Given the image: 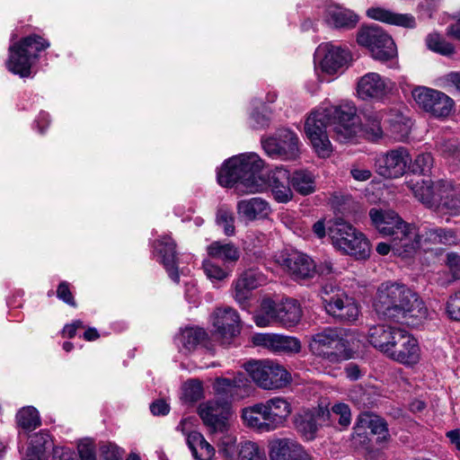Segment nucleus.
Wrapping results in <instances>:
<instances>
[{
    "mask_svg": "<svg viewBox=\"0 0 460 460\" xmlns=\"http://www.w3.org/2000/svg\"><path fill=\"white\" fill-rule=\"evenodd\" d=\"M374 309L378 318L405 323H419L428 316V309L417 293L406 285L386 281L376 291Z\"/></svg>",
    "mask_w": 460,
    "mask_h": 460,
    "instance_id": "1",
    "label": "nucleus"
},
{
    "mask_svg": "<svg viewBox=\"0 0 460 460\" xmlns=\"http://www.w3.org/2000/svg\"><path fill=\"white\" fill-rule=\"evenodd\" d=\"M369 343L388 358L403 365H414L420 360L418 341L400 327L377 324L368 330Z\"/></svg>",
    "mask_w": 460,
    "mask_h": 460,
    "instance_id": "2",
    "label": "nucleus"
},
{
    "mask_svg": "<svg viewBox=\"0 0 460 460\" xmlns=\"http://www.w3.org/2000/svg\"><path fill=\"white\" fill-rule=\"evenodd\" d=\"M263 161L254 153L242 154L226 160L217 172V182L225 188L242 186L244 191L254 193L266 185L262 176Z\"/></svg>",
    "mask_w": 460,
    "mask_h": 460,
    "instance_id": "3",
    "label": "nucleus"
},
{
    "mask_svg": "<svg viewBox=\"0 0 460 460\" xmlns=\"http://www.w3.org/2000/svg\"><path fill=\"white\" fill-rule=\"evenodd\" d=\"M411 188L415 198L427 208L450 216L460 214V199L449 182L422 179L412 183Z\"/></svg>",
    "mask_w": 460,
    "mask_h": 460,
    "instance_id": "4",
    "label": "nucleus"
},
{
    "mask_svg": "<svg viewBox=\"0 0 460 460\" xmlns=\"http://www.w3.org/2000/svg\"><path fill=\"white\" fill-rule=\"evenodd\" d=\"M213 389L216 400L208 402L199 407V415L204 424L213 432H224L227 427V416L230 412L232 399L237 390L230 378L217 377Z\"/></svg>",
    "mask_w": 460,
    "mask_h": 460,
    "instance_id": "5",
    "label": "nucleus"
},
{
    "mask_svg": "<svg viewBox=\"0 0 460 460\" xmlns=\"http://www.w3.org/2000/svg\"><path fill=\"white\" fill-rule=\"evenodd\" d=\"M369 217L372 224L382 235L403 242V246L410 251H416L419 248L415 231L395 212L371 208Z\"/></svg>",
    "mask_w": 460,
    "mask_h": 460,
    "instance_id": "6",
    "label": "nucleus"
},
{
    "mask_svg": "<svg viewBox=\"0 0 460 460\" xmlns=\"http://www.w3.org/2000/svg\"><path fill=\"white\" fill-rule=\"evenodd\" d=\"M49 47L48 40L37 34L22 38L9 48L8 69L21 77L31 75L32 62L38 58L39 52Z\"/></svg>",
    "mask_w": 460,
    "mask_h": 460,
    "instance_id": "7",
    "label": "nucleus"
},
{
    "mask_svg": "<svg viewBox=\"0 0 460 460\" xmlns=\"http://www.w3.org/2000/svg\"><path fill=\"white\" fill-rule=\"evenodd\" d=\"M302 317V309L297 300L286 298L276 303L270 298L263 299L261 311L254 315V322L259 327L269 326L271 323H279L285 327L296 325Z\"/></svg>",
    "mask_w": 460,
    "mask_h": 460,
    "instance_id": "8",
    "label": "nucleus"
},
{
    "mask_svg": "<svg viewBox=\"0 0 460 460\" xmlns=\"http://www.w3.org/2000/svg\"><path fill=\"white\" fill-rule=\"evenodd\" d=\"M349 345L344 330L327 327L313 336L309 348L314 355L336 363L349 358Z\"/></svg>",
    "mask_w": 460,
    "mask_h": 460,
    "instance_id": "9",
    "label": "nucleus"
},
{
    "mask_svg": "<svg viewBox=\"0 0 460 460\" xmlns=\"http://www.w3.org/2000/svg\"><path fill=\"white\" fill-rule=\"evenodd\" d=\"M358 43L368 49L373 58L385 62L397 55L392 37L376 24L361 26L357 34Z\"/></svg>",
    "mask_w": 460,
    "mask_h": 460,
    "instance_id": "10",
    "label": "nucleus"
},
{
    "mask_svg": "<svg viewBox=\"0 0 460 460\" xmlns=\"http://www.w3.org/2000/svg\"><path fill=\"white\" fill-rule=\"evenodd\" d=\"M243 367L253 382L263 389H280L291 381V376L287 369L270 360H251Z\"/></svg>",
    "mask_w": 460,
    "mask_h": 460,
    "instance_id": "11",
    "label": "nucleus"
},
{
    "mask_svg": "<svg viewBox=\"0 0 460 460\" xmlns=\"http://www.w3.org/2000/svg\"><path fill=\"white\" fill-rule=\"evenodd\" d=\"M328 121L340 142L352 140L360 129L359 119L357 116V109L350 104L331 106L325 108Z\"/></svg>",
    "mask_w": 460,
    "mask_h": 460,
    "instance_id": "12",
    "label": "nucleus"
},
{
    "mask_svg": "<svg viewBox=\"0 0 460 460\" xmlns=\"http://www.w3.org/2000/svg\"><path fill=\"white\" fill-rule=\"evenodd\" d=\"M325 108L313 111L305 120V132L319 156L327 157L332 153L328 128H332Z\"/></svg>",
    "mask_w": 460,
    "mask_h": 460,
    "instance_id": "13",
    "label": "nucleus"
},
{
    "mask_svg": "<svg viewBox=\"0 0 460 460\" xmlns=\"http://www.w3.org/2000/svg\"><path fill=\"white\" fill-rule=\"evenodd\" d=\"M265 152L281 160H295L299 155V139L295 132L281 128L272 137L261 141Z\"/></svg>",
    "mask_w": 460,
    "mask_h": 460,
    "instance_id": "14",
    "label": "nucleus"
},
{
    "mask_svg": "<svg viewBox=\"0 0 460 460\" xmlns=\"http://www.w3.org/2000/svg\"><path fill=\"white\" fill-rule=\"evenodd\" d=\"M412 96L420 107L436 118L447 117L455 105L453 99L448 95L428 87L415 88Z\"/></svg>",
    "mask_w": 460,
    "mask_h": 460,
    "instance_id": "15",
    "label": "nucleus"
},
{
    "mask_svg": "<svg viewBox=\"0 0 460 460\" xmlns=\"http://www.w3.org/2000/svg\"><path fill=\"white\" fill-rule=\"evenodd\" d=\"M411 161L404 147L393 149L376 157V172L387 179L399 178L407 173V164Z\"/></svg>",
    "mask_w": 460,
    "mask_h": 460,
    "instance_id": "16",
    "label": "nucleus"
},
{
    "mask_svg": "<svg viewBox=\"0 0 460 460\" xmlns=\"http://www.w3.org/2000/svg\"><path fill=\"white\" fill-rule=\"evenodd\" d=\"M152 247L155 256L164 265L170 278L176 283L180 281L179 257L176 242L167 234L161 235L155 239Z\"/></svg>",
    "mask_w": 460,
    "mask_h": 460,
    "instance_id": "17",
    "label": "nucleus"
},
{
    "mask_svg": "<svg viewBox=\"0 0 460 460\" xmlns=\"http://www.w3.org/2000/svg\"><path fill=\"white\" fill-rule=\"evenodd\" d=\"M281 264L287 268L289 274L296 280L311 279L316 273L328 274L332 270L329 266H327L326 271L321 268L317 269L312 258L297 252L288 253L286 257H283Z\"/></svg>",
    "mask_w": 460,
    "mask_h": 460,
    "instance_id": "18",
    "label": "nucleus"
},
{
    "mask_svg": "<svg viewBox=\"0 0 460 460\" xmlns=\"http://www.w3.org/2000/svg\"><path fill=\"white\" fill-rule=\"evenodd\" d=\"M316 416L322 426L333 427L336 429H346L351 423V412L348 404L338 402L331 408L323 402L317 406Z\"/></svg>",
    "mask_w": 460,
    "mask_h": 460,
    "instance_id": "19",
    "label": "nucleus"
},
{
    "mask_svg": "<svg viewBox=\"0 0 460 460\" xmlns=\"http://www.w3.org/2000/svg\"><path fill=\"white\" fill-rule=\"evenodd\" d=\"M391 90V82L373 72L361 76L357 86L358 94L363 100H383Z\"/></svg>",
    "mask_w": 460,
    "mask_h": 460,
    "instance_id": "20",
    "label": "nucleus"
},
{
    "mask_svg": "<svg viewBox=\"0 0 460 460\" xmlns=\"http://www.w3.org/2000/svg\"><path fill=\"white\" fill-rule=\"evenodd\" d=\"M216 332L213 334L223 342L228 341L240 332V317L231 307L218 308L215 312L213 323Z\"/></svg>",
    "mask_w": 460,
    "mask_h": 460,
    "instance_id": "21",
    "label": "nucleus"
},
{
    "mask_svg": "<svg viewBox=\"0 0 460 460\" xmlns=\"http://www.w3.org/2000/svg\"><path fill=\"white\" fill-rule=\"evenodd\" d=\"M326 312L341 323H349L357 320L358 306L357 303L347 296H334L324 299Z\"/></svg>",
    "mask_w": 460,
    "mask_h": 460,
    "instance_id": "22",
    "label": "nucleus"
},
{
    "mask_svg": "<svg viewBox=\"0 0 460 460\" xmlns=\"http://www.w3.org/2000/svg\"><path fill=\"white\" fill-rule=\"evenodd\" d=\"M267 182L277 201L286 203L293 198L291 175L287 169L276 167L266 180Z\"/></svg>",
    "mask_w": 460,
    "mask_h": 460,
    "instance_id": "23",
    "label": "nucleus"
},
{
    "mask_svg": "<svg viewBox=\"0 0 460 460\" xmlns=\"http://www.w3.org/2000/svg\"><path fill=\"white\" fill-rule=\"evenodd\" d=\"M260 275L252 270H245L234 282V297L243 308L248 306L252 291L260 286Z\"/></svg>",
    "mask_w": 460,
    "mask_h": 460,
    "instance_id": "24",
    "label": "nucleus"
},
{
    "mask_svg": "<svg viewBox=\"0 0 460 460\" xmlns=\"http://www.w3.org/2000/svg\"><path fill=\"white\" fill-rule=\"evenodd\" d=\"M358 428H367L373 435L376 436V444H387L391 440L386 420L372 412H361L357 420Z\"/></svg>",
    "mask_w": 460,
    "mask_h": 460,
    "instance_id": "25",
    "label": "nucleus"
},
{
    "mask_svg": "<svg viewBox=\"0 0 460 460\" xmlns=\"http://www.w3.org/2000/svg\"><path fill=\"white\" fill-rule=\"evenodd\" d=\"M351 236L337 245L336 248L357 260L368 259L371 253V244L366 235L357 229Z\"/></svg>",
    "mask_w": 460,
    "mask_h": 460,
    "instance_id": "26",
    "label": "nucleus"
},
{
    "mask_svg": "<svg viewBox=\"0 0 460 460\" xmlns=\"http://www.w3.org/2000/svg\"><path fill=\"white\" fill-rule=\"evenodd\" d=\"M317 407L308 409L296 414L294 419V425L296 431L307 441L314 440L319 429L322 426L316 416Z\"/></svg>",
    "mask_w": 460,
    "mask_h": 460,
    "instance_id": "27",
    "label": "nucleus"
},
{
    "mask_svg": "<svg viewBox=\"0 0 460 460\" xmlns=\"http://www.w3.org/2000/svg\"><path fill=\"white\" fill-rule=\"evenodd\" d=\"M237 214L248 221L265 218L270 212L269 203L261 198L242 199L236 205Z\"/></svg>",
    "mask_w": 460,
    "mask_h": 460,
    "instance_id": "28",
    "label": "nucleus"
},
{
    "mask_svg": "<svg viewBox=\"0 0 460 460\" xmlns=\"http://www.w3.org/2000/svg\"><path fill=\"white\" fill-rule=\"evenodd\" d=\"M305 450L288 438H279L270 442V460H296Z\"/></svg>",
    "mask_w": 460,
    "mask_h": 460,
    "instance_id": "29",
    "label": "nucleus"
},
{
    "mask_svg": "<svg viewBox=\"0 0 460 460\" xmlns=\"http://www.w3.org/2000/svg\"><path fill=\"white\" fill-rule=\"evenodd\" d=\"M416 240H419V246L421 240L446 245L457 243L456 233L452 229L430 226L429 225H421L420 232L416 234Z\"/></svg>",
    "mask_w": 460,
    "mask_h": 460,
    "instance_id": "30",
    "label": "nucleus"
},
{
    "mask_svg": "<svg viewBox=\"0 0 460 460\" xmlns=\"http://www.w3.org/2000/svg\"><path fill=\"white\" fill-rule=\"evenodd\" d=\"M258 341L260 344L277 352L297 353L301 349L300 341L289 336L263 334L258 338Z\"/></svg>",
    "mask_w": 460,
    "mask_h": 460,
    "instance_id": "31",
    "label": "nucleus"
},
{
    "mask_svg": "<svg viewBox=\"0 0 460 460\" xmlns=\"http://www.w3.org/2000/svg\"><path fill=\"white\" fill-rule=\"evenodd\" d=\"M368 17L393 25H399L405 28L415 27V19L411 14H400L381 7H371L367 11Z\"/></svg>",
    "mask_w": 460,
    "mask_h": 460,
    "instance_id": "32",
    "label": "nucleus"
},
{
    "mask_svg": "<svg viewBox=\"0 0 460 460\" xmlns=\"http://www.w3.org/2000/svg\"><path fill=\"white\" fill-rule=\"evenodd\" d=\"M326 21L336 29L350 30L358 22V16L348 9L331 6L326 11Z\"/></svg>",
    "mask_w": 460,
    "mask_h": 460,
    "instance_id": "33",
    "label": "nucleus"
},
{
    "mask_svg": "<svg viewBox=\"0 0 460 460\" xmlns=\"http://www.w3.org/2000/svg\"><path fill=\"white\" fill-rule=\"evenodd\" d=\"M349 53L338 47H331L320 62L322 71L333 75L342 68L349 60Z\"/></svg>",
    "mask_w": 460,
    "mask_h": 460,
    "instance_id": "34",
    "label": "nucleus"
},
{
    "mask_svg": "<svg viewBox=\"0 0 460 460\" xmlns=\"http://www.w3.org/2000/svg\"><path fill=\"white\" fill-rule=\"evenodd\" d=\"M52 447L49 434L41 430L31 437L25 460H47V451Z\"/></svg>",
    "mask_w": 460,
    "mask_h": 460,
    "instance_id": "35",
    "label": "nucleus"
},
{
    "mask_svg": "<svg viewBox=\"0 0 460 460\" xmlns=\"http://www.w3.org/2000/svg\"><path fill=\"white\" fill-rule=\"evenodd\" d=\"M349 397L359 409L372 408L378 401V394L373 386L355 385L349 390Z\"/></svg>",
    "mask_w": 460,
    "mask_h": 460,
    "instance_id": "36",
    "label": "nucleus"
},
{
    "mask_svg": "<svg viewBox=\"0 0 460 460\" xmlns=\"http://www.w3.org/2000/svg\"><path fill=\"white\" fill-rule=\"evenodd\" d=\"M187 444L197 460H209L214 455V447L198 431H192L188 435Z\"/></svg>",
    "mask_w": 460,
    "mask_h": 460,
    "instance_id": "37",
    "label": "nucleus"
},
{
    "mask_svg": "<svg viewBox=\"0 0 460 460\" xmlns=\"http://www.w3.org/2000/svg\"><path fill=\"white\" fill-rule=\"evenodd\" d=\"M291 187L298 194L307 196L315 191V178L310 171L296 170L291 175Z\"/></svg>",
    "mask_w": 460,
    "mask_h": 460,
    "instance_id": "38",
    "label": "nucleus"
},
{
    "mask_svg": "<svg viewBox=\"0 0 460 460\" xmlns=\"http://www.w3.org/2000/svg\"><path fill=\"white\" fill-rule=\"evenodd\" d=\"M182 347L188 350L195 349L199 345L208 348L209 341L208 333L202 328H186L180 337Z\"/></svg>",
    "mask_w": 460,
    "mask_h": 460,
    "instance_id": "39",
    "label": "nucleus"
},
{
    "mask_svg": "<svg viewBox=\"0 0 460 460\" xmlns=\"http://www.w3.org/2000/svg\"><path fill=\"white\" fill-rule=\"evenodd\" d=\"M356 231L357 229L352 225L341 218L328 222L327 234L335 247L348 237H352L351 235Z\"/></svg>",
    "mask_w": 460,
    "mask_h": 460,
    "instance_id": "40",
    "label": "nucleus"
},
{
    "mask_svg": "<svg viewBox=\"0 0 460 460\" xmlns=\"http://www.w3.org/2000/svg\"><path fill=\"white\" fill-rule=\"evenodd\" d=\"M365 122L362 125V131L368 140L376 141L383 137L381 127L382 114L377 111H367L364 113Z\"/></svg>",
    "mask_w": 460,
    "mask_h": 460,
    "instance_id": "41",
    "label": "nucleus"
},
{
    "mask_svg": "<svg viewBox=\"0 0 460 460\" xmlns=\"http://www.w3.org/2000/svg\"><path fill=\"white\" fill-rule=\"evenodd\" d=\"M436 148L445 159L460 165L459 138H441L437 141Z\"/></svg>",
    "mask_w": 460,
    "mask_h": 460,
    "instance_id": "42",
    "label": "nucleus"
},
{
    "mask_svg": "<svg viewBox=\"0 0 460 460\" xmlns=\"http://www.w3.org/2000/svg\"><path fill=\"white\" fill-rule=\"evenodd\" d=\"M208 255L212 258L221 259L226 261H236L240 257V252L233 243H221L213 242L208 247Z\"/></svg>",
    "mask_w": 460,
    "mask_h": 460,
    "instance_id": "43",
    "label": "nucleus"
},
{
    "mask_svg": "<svg viewBox=\"0 0 460 460\" xmlns=\"http://www.w3.org/2000/svg\"><path fill=\"white\" fill-rule=\"evenodd\" d=\"M16 422L25 431H31L41 424L39 412L32 406L21 409L16 414Z\"/></svg>",
    "mask_w": 460,
    "mask_h": 460,
    "instance_id": "44",
    "label": "nucleus"
},
{
    "mask_svg": "<svg viewBox=\"0 0 460 460\" xmlns=\"http://www.w3.org/2000/svg\"><path fill=\"white\" fill-rule=\"evenodd\" d=\"M267 404L274 420L278 421L279 427L283 425L288 416L291 413L290 403L282 397H274L264 402Z\"/></svg>",
    "mask_w": 460,
    "mask_h": 460,
    "instance_id": "45",
    "label": "nucleus"
},
{
    "mask_svg": "<svg viewBox=\"0 0 460 460\" xmlns=\"http://www.w3.org/2000/svg\"><path fill=\"white\" fill-rule=\"evenodd\" d=\"M433 166V157L430 154H420L416 156L414 161L407 164V173L411 172L413 175L429 177Z\"/></svg>",
    "mask_w": 460,
    "mask_h": 460,
    "instance_id": "46",
    "label": "nucleus"
},
{
    "mask_svg": "<svg viewBox=\"0 0 460 460\" xmlns=\"http://www.w3.org/2000/svg\"><path fill=\"white\" fill-rule=\"evenodd\" d=\"M259 406H261L260 403H256L251 407L244 408L242 417L248 427L253 428L260 432H268L266 428L262 427L264 426V424H262L263 417Z\"/></svg>",
    "mask_w": 460,
    "mask_h": 460,
    "instance_id": "47",
    "label": "nucleus"
},
{
    "mask_svg": "<svg viewBox=\"0 0 460 460\" xmlns=\"http://www.w3.org/2000/svg\"><path fill=\"white\" fill-rule=\"evenodd\" d=\"M427 46L432 51L444 56H450L455 53V47L445 40L438 33H430L426 39Z\"/></svg>",
    "mask_w": 460,
    "mask_h": 460,
    "instance_id": "48",
    "label": "nucleus"
},
{
    "mask_svg": "<svg viewBox=\"0 0 460 460\" xmlns=\"http://www.w3.org/2000/svg\"><path fill=\"white\" fill-rule=\"evenodd\" d=\"M216 222L219 226H223L224 233L227 236H231L234 234V217L231 209L226 206L222 205L217 208L216 214Z\"/></svg>",
    "mask_w": 460,
    "mask_h": 460,
    "instance_id": "49",
    "label": "nucleus"
},
{
    "mask_svg": "<svg viewBox=\"0 0 460 460\" xmlns=\"http://www.w3.org/2000/svg\"><path fill=\"white\" fill-rule=\"evenodd\" d=\"M238 456L239 460H267L264 450L252 441L241 443Z\"/></svg>",
    "mask_w": 460,
    "mask_h": 460,
    "instance_id": "50",
    "label": "nucleus"
},
{
    "mask_svg": "<svg viewBox=\"0 0 460 460\" xmlns=\"http://www.w3.org/2000/svg\"><path fill=\"white\" fill-rule=\"evenodd\" d=\"M376 250L380 255H386L390 251H393L394 253L402 257L410 256L415 252V251H410V249L405 248L403 246V242L400 240H393L392 238L391 243L381 242L376 245Z\"/></svg>",
    "mask_w": 460,
    "mask_h": 460,
    "instance_id": "51",
    "label": "nucleus"
},
{
    "mask_svg": "<svg viewBox=\"0 0 460 460\" xmlns=\"http://www.w3.org/2000/svg\"><path fill=\"white\" fill-rule=\"evenodd\" d=\"M202 383L197 379L188 381L184 385L183 397L188 402H196L203 398Z\"/></svg>",
    "mask_w": 460,
    "mask_h": 460,
    "instance_id": "52",
    "label": "nucleus"
},
{
    "mask_svg": "<svg viewBox=\"0 0 460 460\" xmlns=\"http://www.w3.org/2000/svg\"><path fill=\"white\" fill-rule=\"evenodd\" d=\"M203 270L207 277L212 280H223L229 276L228 271L209 261L203 263Z\"/></svg>",
    "mask_w": 460,
    "mask_h": 460,
    "instance_id": "53",
    "label": "nucleus"
},
{
    "mask_svg": "<svg viewBox=\"0 0 460 460\" xmlns=\"http://www.w3.org/2000/svg\"><path fill=\"white\" fill-rule=\"evenodd\" d=\"M445 265L448 269L454 279H460V255L456 252H447Z\"/></svg>",
    "mask_w": 460,
    "mask_h": 460,
    "instance_id": "54",
    "label": "nucleus"
},
{
    "mask_svg": "<svg viewBox=\"0 0 460 460\" xmlns=\"http://www.w3.org/2000/svg\"><path fill=\"white\" fill-rule=\"evenodd\" d=\"M447 313L455 321H460V292L451 296L447 303Z\"/></svg>",
    "mask_w": 460,
    "mask_h": 460,
    "instance_id": "55",
    "label": "nucleus"
},
{
    "mask_svg": "<svg viewBox=\"0 0 460 460\" xmlns=\"http://www.w3.org/2000/svg\"><path fill=\"white\" fill-rule=\"evenodd\" d=\"M57 296L66 304L73 307L76 306V302L66 281H62L58 286Z\"/></svg>",
    "mask_w": 460,
    "mask_h": 460,
    "instance_id": "56",
    "label": "nucleus"
},
{
    "mask_svg": "<svg viewBox=\"0 0 460 460\" xmlns=\"http://www.w3.org/2000/svg\"><path fill=\"white\" fill-rule=\"evenodd\" d=\"M260 405L259 409H261L263 417L262 424H264V426L262 427L266 428V430L268 431L275 430L279 428L278 421L273 419L274 416L271 415V411L269 410L267 404L261 402Z\"/></svg>",
    "mask_w": 460,
    "mask_h": 460,
    "instance_id": "57",
    "label": "nucleus"
},
{
    "mask_svg": "<svg viewBox=\"0 0 460 460\" xmlns=\"http://www.w3.org/2000/svg\"><path fill=\"white\" fill-rule=\"evenodd\" d=\"M101 453L104 460H120L122 457L120 449L113 444L102 445Z\"/></svg>",
    "mask_w": 460,
    "mask_h": 460,
    "instance_id": "58",
    "label": "nucleus"
},
{
    "mask_svg": "<svg viewBox=\"0 0 460 460\" xmlns=\"http://www.w3.org/2000/svg\"><path fill=\"white\" fill-rule=\"evenodd\" d=\"M150 411L154 415H166L170 411V406L164 400H156L150 404Z\"/></svg>",
    "mask_w": 460,
    "mask_h": 460,
    "instance_id": "59",
    "label": "nucleus"
},
{
    "mask_svg": "<svg viewBox=\"0 0 460 460\" xmlns=\"http://www.w3.org/2000/svg\"><path fill=\"white\" fill-rule=\"evenodd\" d=\"M78 453L81 460H96L93 447L87 444L78 446Z\"/></svg>",
    "mask_w": 460,
    "mask_h": 460,
    "instance_id": "60",
    "label": "nucleus"
},
{
    "mask_svg": "<svg viewBox=\"0 0 460 460\" xmlns=\"http://www.w3.org/2000/svg\"><path fill=\"white\" fill-rule=\"evenodd\" d=\"M350 173L355 180L361 181L368 180L372 175L369 170L360 168L351 169Z\"/></svg>",
    "mask_w": 460,
    "mask_h": 460,
    "instance_id": "61",
    "label": "nucleus"
},
{
    "mask_svg": "<svg viewBox=\"0 0 460 460\" xmlns=\"http://www.w3.org/2000/svg\"><path fill=\"white\" fill-rule=\"evenodd\" d=\"M346 374L349 379L358 380L361 376V371L358 365L351 363L346 367Z\"/></svg>",
    "mask_w": 460,
    "mask_h": 460,
    "instance_id": "62",
    "label": "nucleus"
},
{
    "mask_svg": "<svg viewBox=\"0 0 460 460\" xmlns=\"http://www.w3.org/2000/svg\"><path fill=\"white\" fill-rule=\"evenodd\" d=\"M447 437L449 438L450 442L456 445V448L460 450V429L447 431Z\"/></svg>",
    "mask_w": 460,
    "mask_h": 460,
    "instance_id": "63",
    "label": "nucleus"
},
{
    "mask_svg": "<svg viewBox=\"0 0 460 460\" xmlns=\"http://www.w3.org/2000/svg\"><path fill=\"white\" fill-rule=\"evenodd\" d=\"M447 34L460 40V17L458 18L456 23L452 24L447 28Z\"/></svg>",
    "mask_w": 460,
    "mask_h": 460,
    "instance_id": "64",
    "label": "nucleus"
}]
</instances>
